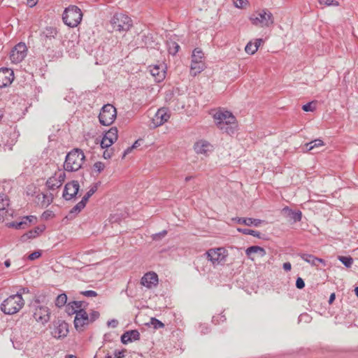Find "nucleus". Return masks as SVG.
<instances>
[{
  "label": "nucleus",
  "mask_w": 358,
  "mask_h": 358,
  "mask_svg": "<svg viewBox=\"0 0 358 358\" xmlns=\"http://www.w3.org/2000/svg\"><path fill=\"white\" fill-rule=\"evenodd\" d=\"M246 255L250 257L253 253H258L261 257L266 255V250L257 245H253L248 248L245 250Z\"/></svg>",
  "instance_id": "27"
},
{
  "label": "nucleus",
  "mask_w": 358,
  "mask_h": 358,
  "mask_svg": "<svg viewBox=\"0 0 358 358\" xmlns=\"http://www.w3.org/2000/svg\"><path fill=\"white\" fill-rule=\"evenodd\" d=\"M33 317L37 322L44 325L50 320V310L48 307L39 304L38 301H35L34 304Z\"/></svg>",
  "instance_id": "9"
},
{
  "label": "nucleus",
  "mask_w": 358,
  "mask_h": 358,
  "mask_svg": "<svg viewBox=\"0 0 358 358\" xmlns=\"http://www.w3.org/2000/svg\"><path fill=\"white\" fill-rule=\"evenodd\" d=\"M75 329L79 331H84L86 327L90 324L89 315L85 310H79L74 318Z\"/></svg>",
  "instance_id": "11"
},
{
  "label": "nucleus",
  "mask_w": 358,
  "mask_h": 358,
  "mask_svg": "<svg viewBox=\"0 0 358 358\" xmlns=\"http://www.w3.org/2000/svg\"><path fill=\"white\" fill-rule=\"evenodd\" d=\"M106 150L103 151V157L104 159H110L112 156H113V152L111 150H108L107 148H106Z\"/></svg>",
  "instance_id": "54"
},
{
  "label": "nucleus",
  "mask_w": 358,
  "mask_h": 358,
  "mask_svg": "<svg viewBox=\"0 0 358 358\" xmlns=\"http://www.w3.org/2000/svg\"><path fill=\"white\" fill-rule=\"evenodd\" d=\"M14 80V73L11 69H0V88L8 86Z\"/></svg>",
  "instance_id": "15"
},
{
  "label": "nucleus",
  "mask_w": 358,
  "mask_h": 358,
  "mask_svg": "<svg viewBox=\"0 0 358 358\" xmlns=\"http://www.w3.org/2000/svg\"><path fill=\"white\" fill-rule=\"evenodd\" d=\"M113 143H114L113 142L110 141V140L108 138H107V136H103V137L101 141V147L103 149L108 148Z\"/></svg>",
  "instance_id": "44"
},
{
  "label": "nucleus",
  "mask_w": 358,
  "mask_h": 358,
  "mask_svg": "<svg viewBox=\"0 0 358 358\" xmlns=\"http://www.w3.org/2000/svg\"><path fill=\"white\" fill-rule=\"evenodd\" d=\"M27 55V46L24 43H19L11 50L10 58L13 63L18 64Z\"/></svg>",
  "instance_id": "12"
},
{
  "label": "nucleus",
  "mask_w": 358,
  "mask_h": 358,
  "mask_svg": "<svg viewBox=\"0 0 358 358\" xmlns=\"http://www.w3.org/2000/svg\"><path fill=\"white\" fill-rule=\"evenodd\" d=\"M85 158V155L80 149H73L66 157L64 164V169L67 171L79 170L82 167Z\"/></svg>",
  "instance_id": "3"
},
{
  "label": "nucleus",
  "mask_w": 358,
  "mask_h": 358,
  "mask_svg": "<svg viewBox=\"0 0 358 358\" xmlns=\"http://www.w3.org/2000/svg\"><path fill=\"white\" fill-rule=\"evenodd\" d=\"M150 324L156 329L163 328L164 327V324L161 321L155 317L151 318Z\"/></svg>",
  "instance_id": "43"
},
{
  "label": "nucleus",
  "mask_w": 358,
  "mask_h": 358,
  "mask_svg": "<svg viewBox=\"0 0 358 358\" xmlns=\"http://www.w3.org/2000/svg\"><path fill=\"white\" fill-rule=\"evenodd\" d=\"M26 235L29 238H34L38 235V232L36 230H30Z\"/></svg>",
  "instance_id": "55"
},
{
  "label": "nucleus",
  "mask_w": 358,
  "mask_h": 358,
  "mask_svg": "<svg viewBox=\"0 0 358 358\" xmlns=\"http://www.w3.org/2000/svg\"><path fill=\"white\" fill-rule=\"evenodd\" d=\"M335 298H336L335 293H332L330 295V297H329V304L332 303L334 302V301L335 300Z\"/></svg>",
  "instance_id": "63"
},
{
  "label": "nucleus",
  "mask_w": 358,
  "mask_h": 358,
  "mask_svg": "<svg viewBox=\"0 0 358 358\" xmlns=\"http://www.w3.org/2000/svg\"><path fill=\"white\" fill-rule=\"evenodd\" d=\"M83 13L76 6H70L66 8L62 15V20L65 24L70 27H77L81 22Z\"/></svg>",
  "instance_id": "5"
},
{
  "label": "nucleus",
  "mask_w": 358,
  "mask_h": 358,
  "mask_svg": "<svg viewBox=\"0 0 358 358\" xmlns=\"http://www.w3.org/2000/svg\"><path fill=\"white\" fill-rule=\"evenodd\" d=\"M296 287L298 289H303L305 287V282L301 278H298L296 281Z\"/></svg>",
  "instance_id": "53"
},
{
  "label": "nucleus",
  "mask_w": 358,
  "mask_h": 358,
  "mask_svg": "<svg viewBox=\"0 0 358 358\" xmlns=\"http://www.w3.org/2000/svg\"><path fill=\"white\" fill-rule=\"evenodd\" d=\"M167 234L166 230H163L162 231L152 234V238L153 241H159L164 238Z\"/></svg>",
  "instance_id": "46"
},
{
  "label": "nucleus",
  "mask_w": 358,
  "mask_h": 358,
  "mask_svg": "<svg viewBox=\"0 0 358 358\" xmlns=\"http://www.w3.org/2000/svg\"><path fill=\"white\" fill-rule=\"evenodd\" d=\"M41 255V253L38 251H35L34 252H32L31 254H30L28 257V259L29 260H34V259H38V257H40Z\"/></svg>",
  "instance_id": "52"
},
{
  "label": "nucleus",
  "mask_w": 358,
  "mask_h": 358,
  "mask_svg": "<svg viewBox=\"0 0 358 358\" xmlns=\"http://www.w3.org/2000/svg\"><path fill=\"white\" fill-rule=\"evenodd\" d=\"M29 291L28 288L23 287V288H21L20 289V291L17 292V294H20L21 296H22L23 294L29 293Z\"/></svg>",
  "instance_id": "61"
},
{
  "label": "nucleus",
  "mask_w": 358,
  "mask_h": 358,
  "mask_svg": "<svg viewBox=\"0 0 358 358\" xmlns=\"http://www.w3.org/2000/svg\"><path fill=\"white\" fill-rule=\"evenodd\" d=\"M204 54L199 48H195L192 55V62H204Z\"/></svg>",
  "instance_id": "29"
},
{
  "label": "nucleus",
  "mask_w": 358,
  "mask_h": 358,
  "mask_svg": "<svg viewBox=\"0 0 358 358\" xmlns=\"http://www.w3.org/2000/svg\"><path fill=\"white\" fill-rule=\"evenodd\" d=\"M302 109L306 112L313 111L315 106H313V102H309L302 106Z\"/></svg>",
  "instance_id": "51"
},
{
  "label": "nucleus",
  "mask_w": 358,
  "mask_h": 358,
  "mask_svg": "<svg viewBox=\"0 0 358 358\" xmlns=\"http://www.w3.org/2000/svg\"><path fill=\"white\" fill-rule=\"evenodd\" d=\"M66 301L67 296L66 294L63 293L57 296L55 301V305L56 306L61 308L66 303Z\"/></svg>",
  "instance_id": "33"
},
{
  "label": "nucleus",
  "mask_w": 358,
  "mask_h": 358,
  "mask_svg": "<svg viewBox=\"0 0 358 358\" xmlns=\"http://www.w3.org/2000/svg\"><path fill=\"white\" fill-rule=\"evenodd\" d=\"M80 294L86 297H95L97 296V293L93 290H87L80 292Z\"/></svg>",
  "instance_id": "49"
},
{
  "label": "nucleus",
  "mask_w": 358,
  "mask_h": 358,
  "mask_svg": "<svg viewBox=\"0 0 358 358\" xmlns=\"http://www.w3.org/2000/svg\"><path fill=\"white\" fill-rule=\"evenodd\" d=\"M91 192H87L85 195L83 197L81 201L83 202L85 205L89 200V199L92 196Z\"/></svg>",
  "instance_id": "58"
},
{
  "label": "nucleus",
  "mask_w": 358,
  "mask_h": 358,
  "mask_svg": "<svg viewBox=\"0 0 358 358\" xmlns=\"http://www.w3.org/2000/svg\"><path fill=\"white\" fill-rule=\"evenodd\" d=\"M46 186L50 190H55L61 187L53 176L48 179L46 181Z\"/></svg>",
  "instance_id": "32"
},
{
  "label": "nucleus",
  "mask_w": 358,
  "mask_h": 358,
  "mask_svg": "<svg viewBox=\"0 0 358 358\" xmlns=\"http://www.w3.org/2000/svg\"><path fill=\"white\" fill-rule=\"evenodd\" d=\"M85 204L81 201L78 202L69 212V215L78 214L85 207Z\"/></svg>",
  "instance_id": "34"
},
{
  "label": "nucleus",
  "mask_w": 358,
  "mask_h": 358,
  "mask_svg": "<svg viewBox=\"0 0 358 358\" xmlns=\"http://www.w3.org/2000/svg\"><path fill=\"white\" fill-rule=\"evenodd\" d=\"M324 145V143L321 139H315L310 143L305 144V148L306 150L310 151L314 150L315 148L321 147Z\"/></svg>",
  "instance_id": "30"
},
{
  "label": "nucleus",
  "mask_w": 358,
  "mask_h": 358,
  "mask_svg": "<svg viewBox=\"0 0 358 358\" xmlns=\"http://www.w3.org/2000/svg\"><path fill=\"white\" fill-rule=\"evenodd\" d=\"M9 200L6 195L0 194V210H5L8 206Z\"/></svg>",
  "instance_id": "39"
},
{
  "label": "nucleus",
  "mask_w": 358,
  "mask_h": 358,
  "mask_svg": "<svg viewBox=\"0 0 358 358\" xmlns=\"http://www.w3.org/2000/svg\"><path fill=\"white\" fill-rule=\"evenodd\" d=\"M194 150L197 154L207 155L208 152L213 151V146L207 141L199 140L194 143Z\"/></svg>",
  "instance_id": "16"
},
{
  "label": "nucleus",
  "mask_w": 358,
  "mask_h": 358,
  "mask_svg": "<svg viewBox=\"0 0 358 358\" xmlns=\"http://www.w3.org/2000/svg\"><path fill=\"white\" fill-rule=\"evenodd\" d=\"M53 177L57 180V181L58 182L59 185L62 186V183L64 181L66 175H65L64 172L59 171L57 173H55V176H53Z\"/></svg>",
  "instance_id": "41"
},
{
  "label": "nucleus",
  "mask_w": 358,
  "mask_h": 358,
  "mask_svg": "<svg viewBox=\"0 0 358 358\" xmlns=\"http://www.w3.org/2000/svg\"><path fill=\"white\" fill-rule=\"evenodd\" d=\"M220 320L222 322H224L226 320L225 315H218L217 316H213L212 319V322L215 323V324H218L220 322Z\"/></svg>",
  "instance_id": "50"
},
{
  "label": "nucleus",
  "mask_w": 358,
  "mask_h": 358,
  "mask_svg": "<svg viewBox=\"0 0 358 358\" xmlns=\"http://www.w3.org/2000/svg\"><path fill=\"white\" fill-rule=\"evenodd\" d=\"M299 256L305 262H308L312 266H317V263H322L325 265V261L323 259L315 257L313 255L307 253H300Z\"/></svg>",
  "instance_id": "21"
},
{
  "label": "nucleus",
  "mask_w": 358,
  "mask_h": 358,
  "mask_svg": "<svg viewBox=\"0 0 358 358\" xmlns=\"http://www.w3.org/2000/svg\"><path fill=\"white\" fill-rule=\"evenodd\" d=\"M36 220V217L34 215L24 217L20 222H12L8 224L9 227L16 229H24L29 226V224Z\"/></svg>",
  "instance_id": "19"
},
{
  "label": "nucleus",
  "mask_w": 358,
  "mask_h": 358,
  "mask_svg": "<svg viewBox=\"0 0 358 358\" xmlns=\"http://www.w3.org/2000/svg\"><path fill=\"white\" fill-rule=\"evenodd\" d=\"M217 127L229 135L234 134L238 128L236 117L228 110L219 109L213 114Z\"/></svg>",
  "instance_id": "1"
},
{
  "label": "nucleus",
  "mask_w": 358,
  "mask_h": 358,
  "mask_svg": "<svg viewBox=\"0 0 358 358\" xmlns=\"http://www.w3.org/2000/svg\"><path fill=\"white\" fill-rule=\"evenodd\" d=\"M338 259L347 268L351 267L353 264V259L350 256H338Z\"/></svg>",
  "instance_id": "35"
},
{
  "label": "nucleus",
  "mask_w": 358,
  "mask_h": 358,
  "mask_svg": "<svg viewBox=\"0 0 358 358\" xmlns=\"http://www.w3.org/2000/svg\"><path fill=\"white\" fill-rule=\"evenodd\" d=\"M140 339V334L137 330H130L124 332L121 336V341L123 344H127L134 341Z\"/></svg>",
  "instance_id": "20"
},
{
  "label": "nucleus",
  "mask_w": 358,
  "mask_h": 358,
  "mask_svg": "<svg viewBox=\"0 0 358 358\" xmlns=\"http://www.w3.org/2000/svg\"><path fill=\"white\" fill-rule=\"evenodd\" d=\"M87 303L82 301H73L69 302L66 307V311L68 315H71L76 314L79 310H85Z\"/></svg>",
  "instance_id": "17"
},
{
  "label": "nucleus",
  "mask_w": 358,
  "mask_h": 358,
  "mask_svg": "<svg viewBox=\"0 0 358 358\" xmlns=\"http://www.w3.org/2000/svg\"><path fill=\"white\" fill-rule=\"evenodd\" d=\"M97 190V185H94L90 187L89 189V192H91V194L93 195Z\"/></svg>",
  "instance_id": "62"
},
{
  "label": "nucleus",
  "mask_w": 358,
  "mask_h": 358,
  "mask_svg": "<svg viewBox=\"0 0 358 358\" xmlns=\"http://www.w3.org/2000/svg\"><path fill=\"white\" fill-rule=\"evenodd\" d=\"M233 220L236 221L238 224H243L246 226H255L258 227L262 223V220L254 219V218H244V217H236Z\"/></svg>",
  "instance_id": "23"
},
{
  "label": "nucleus",
  "mask_w": 358,
  "mask_h": 358,
  "mask_svg": "<svg viewBox=\"0 0 358 358\" xmlns=\"http://www.w3.org/2000/svg\"><path fill=\"white\" fill-rule=\"evenodd\" d=\"M140 145H141V140H137L134 142V143L132 145L131 147L134 149V148H138Z\"/></svg>",
  "instance_id": "64"
},
{
  "label": "nucleus",
  "mask_w": 358,
  "mask_h": 358,
  "mask_svg": "<svg viewBox=\"0 0 358 358\" xmlns=\"http://www.w3.org/2000/svg\"><path fill=\"white\" fill-rule=\"evenodd\" d=\"M24 306V300L20 294L10 295L3 301L1 304V311L6 315L18 313Z\"/></svg>",
  "instance_id": "2"
},
{
  "label": "nucleus",
  "mask_w": 358,
  "mask_h": 358,
  "mask_svg": "<svg viewBox=\"0 0 358 358\" xmlns=\"http://www.w3.org/2000/svg\"><path fill=\"white\" fill-rule=\"evenodd\" d=\"M141 283L147 288H152L157 285L158 276L155 272H148L142 277Z\"/></svg>",
  "instance_id": "18"
},
{
  "label": "nucleus",
  "mask_w": 358,
  "mask_h": 358,
  "mask_svg": "<svg viewBox=\"0 0 358 358\" xmlns=\"http://www.w3.org/2000/svg\"><path fill=\"white\" fill-rule=\"evenodd\" d=\"M116 116V108L113 105L108 103L101 108L99 120L102 125L109 126L115 121Z\"/></svg>",
  "instance_id": "8"
},
{
  "label": "nucleus",
  "mask_w": 358,
  "mask_h": 358,
  "mask_svg": "<svg viewBox=\"0 0 358 358\" xmlns=\"http://www.w3.org/2000/svg\"><path fill=\"white\" fill-rule=\"evenodd\" d=\"M53 201V195L52 194H43V201H41L42 206L47 207Z\"/></svg>",
  "instance_id": "37"
},
{
  "label": "nucleus",
  "mask_w": 358,
  "mask_h": 358,
  "mask_svg": "<svg viewBox=\"0 0 358 358\" xmlns=\"http://www.w3.org/2000/svg\"><path fill=\"white\" fill-rule=\"evenodd\" d=\"M113 31L119 32L128 31L133 26V22L127 15L115 13L110 20Z\"/></svg>",
  "instance_id": "4"
},
{
  "label": "nucleus",
  "mask_w": 358,
  "mask_h": 358,
  "mask_svg": "<svg viewBox=\"0 0 358 358\" xmlns=\"http://www.w3.org/2000/svg\"><path fill=\"white\" fill-rule=\"evenodd\" d=\"M105 168V165L101 162H97L93 165V169L98 173H101Z\"/></svg>",
  "instance_id": "45"
},
{
  "label": "nucleus",
  "mask_w": 358,
  "mask_h": 358,
  "mask_svg": "<svg viewBox=\"0 0 358 358\" xmlns=\"http://www.w3.org/2000/svg\"><path fill=\"white\" fill-rule=\"evenodd\" d=\"M58 36L57 28L53 27H46L40 33V41L44 47L50 49L53 45V41Z\"/></svg>",
  "instance_id": "10"
},
{
  "label": "nucleus",
  "mask_w": 358,
  "mask_h": 358,
  "mask_svg": "<svg viewBox=\"0 0 358 358\" xmlns=\"http://www.w3.org/2000/svg\"><path fill=\"white\" fill-rule=\"evenodd\" d=\"M170 115L165 109L161 108L159 109L157 113L155 114L154 121H155L157 125H162L164 122H167L169 119Z\"/></svg>",
  "instance_id": "22"
},
{
  "label": "nucleus",
  "mask_w": 358,
  "mask_h": 358,
  "mask_svg": "<svg viewBox=\"0 0 358 358\" xmlns=\"http://www.w3.org/2000/svg\"><path fill=\"white\" fill-rule=\"evenodd\" d=\"M126 350H116L114 352V355H111L110 354H107L105 358H122L124 357V353Z\"/></svg>",
  "instance_id": "40"
},
{
  "label": "nucleus",
  "mask_w": 358,
  "mask_h": 358,
  "mask_svg": "<svg viewBox=\"0 0 358 358\" xmlns=\"http://www.w3.org/2000/svg\"><path fill=\"white\" fill-rule=\"evenodd\" d=\"M107 324H108V327H113V328H115L117 326V324H118V322H117V320L113 319V320H111L108 321L107 322Z\"/></svg>",
  "instance_id": "57"
},
{
  "label": "nucleus",
  "mask_w": 358,
  "mask_h": 358,
  "mask_svg": "<svg viewBox=\"0 0 358 358\" xmlns=\"http://www.w3.org/2000/svg\"><path fill=\"white\" fill-rule=\"evenodd\" d=\"M258 50V45H255L252 42H249L245 48V50L248 54L253 55L255 54Z\"/></svg>",
  "instance_id": "38"
},
{
  "label": "nucleus",
  "mask_w": 358,
  "mask_h": 358,
  "mask_svg": "<svg viewBox=\"0 0 358 358\" xmlns=\"http://www.w3.org/2000/svg\"><path fill=\"white\" fill-rule=\"evenodd\" d=\"M205 62H191L190 74L192 76H196L205 69Z\"/></svg>",
  "instance_id": "24"
},
{
  "label": "nucleus",
  "mask_w": 358,
  "mask_h": 358,
  "mask_svg": "<svg viewBox=\"0 0 358 358\" xmlns=\"http://www.w3.org/2000/svg\"><path fill=\"white\" fill-rule=\"evenodd\" d=\"M283 268L286 271H289L292 268L291 264L289 262H285L283 264Z\"/></svg>",
  "instance_id": "59"
},
{
  "label": "nucleus",
  "mask_w": 358,
  "mask_h": 358,
  "mask_svg": "<svg viewBox=\"0 0 358 358\" xmlns=\"http://www.w3.org/2000/svg\"><path fill=\"white\" fill-rule=\"evenodd\" d=\"M99 315H100V314L98 311H96V310L92 311V313L89 315V320L90 322V323H92L96 320H97L99 317Z\"/></svg>",
  "instance_id": "48"
},
{
  "label": "nucleus",
  "mask_w": 358,
  "mask_h": 358,
  "mask_svg": "<svg viewBox=\"0 0 358 358\" xmlns=\"http://www.w3.org/2000/svg\"><path fill=\"white\" fill-rule=\"evenodd\" d=\"M167 48L169 53L175 55L178 52L180 45L176 42L170 40L167 41Z\"/></svg>",
  "instance_id": "31"
},
{
  "label": "nucleus",
  "mask_w": 358,
  "mask_h": 358,
  "mask_svg": "<svg viewBox=\"0 0 358 358\" xmlns=\"http://www.w3.org/2000/svg\"><path fill=\"white\" fill-rule=\"evenodd\" d=\"M207 259L211 262L213 266L222 265L228 256L227 250L224 248H211L205 253Z\"/></svg>",
  "instance_id": "7"
},
{
  "label": "nucleus",
  "mask_w": 358,
  "mask_h": 358,
  "mask_svg": "<svg viewBox=\"0 0 358 358\" xmlns=\"http://www.w3.org/2000/svg\"><path fill=\"white\" fill-rule=\"evenodd\" d=\"M199 328H200L201 333L203 334H206L209 331V328L207 325L201 324Z\"/></svg>",
  "instance_id": "56"
},
{
  "label": "nucleus",
  "mask_w": 358,
  "mask_h": 358,
  "mask_svg": "<svg viewBox=\"0 0 358 358\" xmlns=\"http://www.w3.org/2000/svg\"><path fill=\"white\" fill-rule=\"evenodd\" d=\"M104 136H107V138H108L110 141L115 143L117 140L118 137V130L117 127H111L107 132H106Z\"/></svg>",
  "instance_id": "28"
},
{
  "label": "nucleus",
  "mask_w": 358,
  "mask_h": 358,
  "mask_svg": "<svg viewBox=\"0 0 358 358\" xmlns=\"http://www.w3.org/2000/svg\"><path fill=\"white\" fill-rule=\"evenodd\" d=\"M250 20L255 26L259 27H269L274 23L273 14L267 9H262L250 17Z\"/></svg>",
  "instance_id": "6"
},
{
  "label": "nucleus",
  "mask_w": 358,
  "mask_h": 358,
  "mask_svg": "<svg viewBox=\"0 0 358 358\" xmlns=\"http://www.w3.org/2000/svg\"><path fill=\"white\" fill-rule=\"evenodd\" d=\"M79 187V183L76 180H73L66 183L65 185L62 195L64 199L66 200H70L73 199L78 194Z\"/></svg>",
  "instance_id": "14"
},
{
  "label": "nucleus",
  "mask_w": 358,
  "mask_h": 358,
  "mask_svg": "<svg viewBox=\"0 0 358 358\" xmlns=\"http://www.w3.org/2000/svg\"><path fill=\"white\" fill-rule=\"evenodd\" d=\"M282 211L294 222H299L301 220L302 213L300 210L293 211L288 207H285Z\"/></svg>",
  "instance_id": "26"
},
{
  "label": "nucleus",
  "mask_w": 358,
  "mask_h": 358,
  "mask_svg": "<svg viewBox=\"0 0 358 358\" xmlns=\"http://www.w3.org/2000/svg\"><path fill=\"white\" fill-rule=\"evenodd\" d=\"M320 4H324L326 6H338V2L334 0H318Z\"/></svg>",
  "instance_id": "47"
},
{
  "label": "nucleus",
  "mask_w": 358,
  "mask_h": 358,
  "mask_svg": "<svg viewBox=\"0 0 358 358\" xmlns=\"http://www.w3.org/2000/svg\"><path fill=\"white\" fill-rule=\"evenodd\" d=\"M69 333V325L64 321L57 320L53 322V329L51 334L56 338H64Z\"/></svg>",
  "instance_id": "13"
},
{
  "label": "nucleus",
  "mask_w": 358,
  "mask_h": 358,
  "mask_svg": "<svg viewBox=\"0 0 358 358\" xmlns=\"http://www.w3.org/2000/svg\"><path fill=\"white\" fill-rule=\"evenodd\" d=\"M235 7L238 8H245L249 5L248 0H234Z\"/></svg>",
  "instance_id": "42"
},
{
  "label": "nucleus",
  "mask_w": 358,
  "mask_h": 358,
  "mask_svg": "<svg viewBox=\"0 0 358 358\" xmlns=\"http://www.w3.org/2000/svg\"><path fill=\"white\" fill-rule=\"evenodd\" d=\"M238 231L239 232L242 233L243 234H246V235L248 234V235H252L255 237L261 238V233L257 231L252 230L250 229H241V228H238Z\"/></svg>",
  "instance_id": "36"
},
{
  "label": "nucleus",
  "mask_w": 358,
  "mask_h": 358,
  "mask_svg": "<svg viewBox=\"0 0 358 358\" xmlns=\"http://www.w3.org/2000/svg\"><path fill=\"white\" fill-rule=\"evenodd\" d=\"M134 148L131 146V147H129L128 148H127L124 152H123V155H122V158L124 159L127 155H128L129 153H130L131 152V150H133Z\"/></svg>",
  "instance_id": "60"
},
{
  "label": "nucleus",
  "mask_w": 358,
  "mask_h": 358,
  "mask_svg": "<svg viewBox=\"0 0 358 358\" xmlns=\"http://www.w3.org/2000/svg\"><path fill=\"white\" fill-rule=\"evenodd\" d=\"M150 73L155 78L157 82H160L165 78V71L158 66L150 67Z\"/></svg>",
  "instance_id": "25"
}]
</instances>
